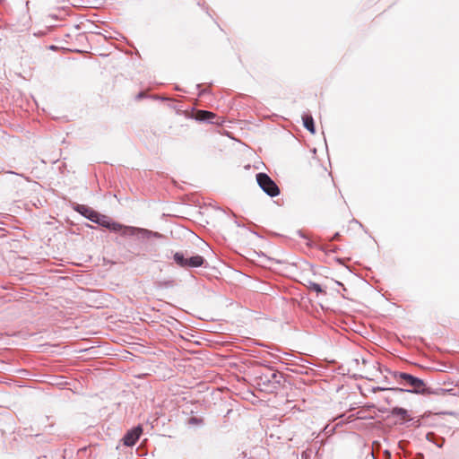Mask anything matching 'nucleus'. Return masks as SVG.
<instances>
[{
    "instance_id": "obj_1",
    "label": "nucleus",
    "mask_w": 459,
    "mask_h": 459,
    "mask_svg": "<svg viewBox=\"0 0 459 459\" xmlns=\"http://www.w3.org/2000/svg\"><path fill=\"white\" fill-rule=\"evenodd\" d=\"M96 224L108 229L113 232H120L122 236H134L139 235L141 238H149L151 237L160 238L161 234L154 232L146 229L137 228L133 226H126L117 221H112L108 216L98 213L95 220Z\"/></svg>"
},
{
    "instance_id": "obj_2",
    "label": "nucleus",
    "mask_w": 459,
    "mask_h": 459,
    "mask_svg": "<svg viewBox=\"0 0 459 459\" xmlns=\"http://www.w3.org/2000/svg\"><path fill=\"white\" fill-rule=\"evenodd\" d=\"M393 376L401 384L407 385V386L411 387V389H404V388H400V387H391V388L377 387V390L390 391L394 394H402V393H405V392L420 394H437L436 392H433L431 390V388L427 387L422 379H420L417 377H414L409 373L394 371L393 373Z\"/></svg>"
},
{
    "instance_id": "obj_3",
    "label": "nucleus",
    "mask_w": 459,
    "mask_h": 459,
    "mask_svg": "<svg viewBox=\"0 0 459 459\" xmlns=\"http://www.w3.org/2000/svg\"><path fill=\"white\" fill-rule=\"evenodd\" d=\"M256 181L260 188L269 196L275 197L280 195L279 186L266 173L256 174Z\"/></svg>"
},
{
    "instance_id": "obj_4",
    "label": "nucleus",
    "mask_w": 459,
    "mask_h": 459,
    "mask_svg": "<svg viewBox=\"0 0 459 459\" xmlns=\"http://www.w3.org/2000/svg\"><path fill=\"white\" fill-rule=\"evenodd\" d=\"M143 433V428L138 425L130 430H128L123 437V444L126 446H133L135 445L137 440L140 438Z\"/></svg>"
},
{
    "instance_id": "obj_5",
    "label": "nucleus",
    "mask_w": 459,
    "mask_h": 459,
    "mask_svg": "<svg viewBox=\"0 0 459 459\" xmlns=\"http://www.w3.org/2000/svg\"><path fill=\"white\" fill-rule=\"evenodd\" d=\"M74 210L91 221V222H95V220L97 218V215L99 212L93 210L92 208L85 205V204H76L74 206Z\"/></svg>"
},
{
    "instance_id": "obj_6",
    "label": "nucleus",
    "mask_w": 459,
    "mask_h": 459,
    "mask_svg": "<svg viewBox=\"0 0 459 459\" xmlns=\"http://www.w3.org/2000/svg\"><path fill=\"white\" fill-rule=\"evenodd\" d=\"M283 378L282 375L277 371L272 372L270 374H263L260 377V380L264 385L276 384L280 385L281 379Z\"/></svg>"
},
{
    "instance_id": "obj_7",
    "label": "nucleus",
    "mask_w": 459,
    "mask_h": 459,
    "mask_svg": "<svg viewBox=\"0 0 459 459\" xmlns=\"http://www.w3.org/2000/svg\"><path fill=\"white\" fill-rule=\"evenodd\" d=\"M214 118H215V114L211 111H207V110H199L195 115V119L199 122L215 124L216 122L213 121Z\"/></svg>"
},
{
    "instance_id": "obj_8",
    "label": "nucleus",
    "mask_w": 459,
    "mask_h": 459,
    "mask_svg": "<svg viewBox=\"0 0 459 459\" xmlns=\"http://www.w3.org/2000/svg\"><path fill=\"white\" fill-rule=\"evenodd\" d=\"M204 258L199 255H193L189 258H186V268L188 267V268H196V267H200L204 264Z\"/></svg>"
},
{
    "instance_id": "obj_9",
    "label": "nucleus",
    "mask_w": 459,
    "mask_h": 459,
    "mask_svg": "<svg viewBox=\"0 0 459 459\" xmlns=\"http://www.w3.org/2000/svg\"><path fill=\"white\" fill-rule=\"evenodd\" d=\"M303 126L311 134L316 133L314 119L311 115L305 114L302 116Z\"/></svg>"
},
{
    "instance_id": "obj_10",
    "label": "nucleus",
    "mask_w": 459,
    "mask_h": 459,
    "mask_svg": "<svg viewBox=\"0 0 459 459\" xmlns=\"http://www.w3.org/2000/svg\"><path fill=\"white\" fill-rule=\"evenodd\" d=\"M392 416H399L405 420H412V418L409 415L408 411L402 407H394L391 411Z\"/></svg>"
},
{
    "instance_id": "obj_11",
    "label": "nucleus",
    "mask_w": 459,
    "mask_h": 459,
    "mask_svg": "<svg viewBox=\"0 0 459 459\" xmlns=\"http://www.w3.org/2000/svg\"><path fill=\"white\" fill-rule=\"evenodd\" d=\"M426 439L433 444H435L437 447L441 448L445 444V438L436 435L434 432H429L426 434Z\"/></svg>"
},
{
    "instance_id": "obj_12",
    "label": "nucleus",
    "mask_w": 459,
    "mask_h": 459,
    "mask_svg": "<svg viewBox=\"0 0 459 459\" xmlns=\"http://www.w3.org/2000/svg\"><path fill=\"white\" fill-rule=\"evenodd\" d=\"M186 258L182 252H176L173 255V259L178 265L186 268Z\"/></svg>"
},
{
    "instance_id": "obj_13",
    "label": "nucleus",
    "mask_w": 459,
    "mask_h": 459,
    "mask_svg": "<svg viewBox=\"0 0 459 459\" xmlns=\"http://www.w3.org/2000/svg\"><path fill=\"white\" fill-rule=\"evenodd\" d=\"M190 426H202L204 424V420L199 417H190L187 421Z\"/></svg>"
},
{
    "instance_id": "obj_14",
    "label": "nucleus",
    "mask_w": 459,
    "mask_h": 459,
    "mask_svg": "<svg viewBox=\"0 0 459 459\" xmlns=\"http://www.w3.org/2000/svg\"><path fill=\"white\" fill-rule=\"evenodd\" d=\"M308 288H309V290L316 291L317 294L324 292L321 285L316 282L310 281Z\"/></svg>"
},
{
    "instance_id": "obj_15",
    "label": "nucleus",
    "mask_w": 459,
    "mask_h": 459,
    "mask_svg": "<svg viewBox=\"0 0 459 459\" xmlns=\"http://www.w3.org/2000/svg\"><path fill=\"white\" fill-rule=\"evenodd\" d=\"M175 285V282L173 280L160 281L159 286L163 288H171Z\"/></svg>"
},
{
    "instance_id": "obj_16",
    "label": "nucleus",
    "mask_w": 459,
    "mask_h": 459,
    "mask_svg": "<svg viewBox=\"0 0 459 459\" xmlns=\"http://www.w3.org/2000/svg\"><path fill=\"white\" fill-rule=\"evenodd\" d=\"M145 97V94L143 92H139L137 95H136V100H141L143 98Z\"/></svg>"
},
{
    "instance_id": "obj_17",
    "label": "nucleus",
    "mask_w": 459,
    "mask_h": 459,
    "mask_svg": "<svg viewBox=\"0 0 459 459\" xmlns=\"http://www.w3.org/2000/svg\"><path fill=\"white\" fill-rule=\"evenodd\" d=\"M384 455L386 457V459H390L391 454L388 450H385Z\"/></svg>"
},
{
    "instance_id": "obj_18",
    "label": "nucleus",
    "mask_w": 459,
    "mask_h": 459,
    "mask_svg": "<svg viewBox=\"0 0 459 459\" xmlns=\"http://www.w3.org/2000/svg\"><path fill=\"white\" fill-rule=\"evenodd\" d=\"M339 237H340V234L337 232V233H335V234L333 236V238H331V240H337V239L339 238Z\"/></svg>"
},
{
    "instance_id": "obj_19",
    "label": "nucleus",
    "mask_w": 459,
    "mask_h": 459,
    "mask_svg": "<svg viewBox=\"0 0 459 459\" xmlns=\"http://www.w3.org/2000/svg\"><path fill=\"white\" fill-rule=\"evenodd\" d=\"M205 92H206V90H203V91H200L199 95H203V94H204Z\"/></svg>"
},
{
    "instance_id": "obj_20",
    "label": "nucleus",
    "mask_w": 459,
    "mask_h": 459,
    "mask_svg": "<svg viewBox=\"0 0 459 459\" xmlns=\"http://www.w3.org/2000/svg\"><path fill=\"white\" fill-rule=\"evenodd\" d=\"M385 400H386V402H387L388 403H390L392 402V400H391L389 397H387Z\"/></svg>"
}]
</instances>
